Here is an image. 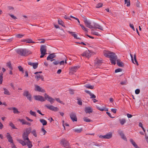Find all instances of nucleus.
<instances>
[{"instance_id":"nucleus-17","label":"nucleus","mask_w":148,"mask_h":148,"mask_svg":"<svg viewBox=\"0 0 148 148\" xmlns=\"http://www.w3.org/2000/svg\"><path fill=\"white\" fill-rule=\"evenodd\" d=\"M28 64L31 66H32L34 69H36L37 68L38 65V63H32L31 62H28Z\"/></svg>"},{"instance_id":"nucleus-50","label":"nucleus","mask_w":148,"mask_h":148,"mask_svg":"<svg viewBox=\"0 0 148 148\" xmlns=\"http://www.w3.org/2000/svg\"><path fill=\"white\" fill-rule=\"evenodd\" d=\"M41 131L44 133L43 135H45L47 132L44 129V127H42L41 129Z\"/></svg>"},{"instance_id":"nucleus-1","label":"nucleus","mask_w":148,"mask_h":148,"mask_svg":"<svg viewBox=\"0 0 148 148\" xmlns=\"http://www.w3.org/2000/svg\"><path fill=\"white\" fill-rule=\"evenodd\" d=\"M104 55L106 57L110 58V60L112 64L115 65L116 63H116L117 65L120 67H123L124 64L121 62L120 59L117 60V57L115 53L113 52L106 50L103 51Z\"/></svg>"},{"instance_id":"nucleus-28","label":"nucleus","mask_w":148,"mask_h":148,"mask_svg":"<svg viewBox=\"0 0 148 148\" xmlns=\"http://www.w3.org/2000/svg\"><path fill=\"white\" fill-rule=\"evenodd\" d=\"M40 121L42 124L43 125H45L47 124V121L44 119H40Z\"/></svg>"},{"instance_id":"nucleus-22","label":"nucleus","mask_w":148,"mask_h":148,"mask_svg":"<svg viewBox=\"0 0 148 148\" xmlns=\"http://www.w3.org/2000/svg\"><path fill=\"white\" fill-rule=\"evenodd\" d=\"M23 95L24 96H25L27 99L29 101L32 100V96L30 93H23Z\"/></svg>"},{"instance_id":"nucleus-45","label":"nucleus","mask_w":148,"mask_h":148,"mask_svg":"<svg viewBox=\"0 0 148 148\" xmlns=\"http://www.w3.org/2000/svg\"><path fill=\"white\" fill-rule=\"evenodd\" d=\"M18 68L20 71H22L23 72V68L21 67V66H18Z\"/></svg>"},{"instance_id":"nucleus-64","label":"nucleus","mask_w":148,"mask_h":148,"mask_svg":"<svg viewBox=\"0 0 148 148\" xmlns=\"http://www.w3.org/2000/svg\"><path fill=\"white\" fill-rule=\"evenodd\" d=\"M140 90L139 89H137L135 90V92H140Z\"/></svg>"},{"instance_id":"nucleus-42","label":"nucleus","mask_w":148,"mask_h":148,"mask_svg":"<svg viewBox=\"0 0 148 148\" xmlns=\"http://www.w3.org/2000/svg\"><path fill=\"white\" fill-rule=\"evenodd\" d=\"M30 114L32 116H36V112H34L32 111V110H30Z\"/></svg>"},{"instance_id":"nucleus-33","label":"nucleus","mask_w":148,"mask_h":148,"mask_svg":"<svg viewBox=\"0 0 148 148\" xmlns=\"http://www.w3.org/2000/svg\"><path fill=\"white\" fill-rule=\"evenodd\" d=\"M85 87H86L87 88L91 89H93L94 87L93 86H92L91 85H90V84H86L85 85Z\"/></svg>"},{"instance_id":"nucleus-40","label":"nucleus","mask_w":148,"mask_h":148,"mask_svg":"<svg viewBox=\"0 0 148 148\" xmlns=\"http://www.w3.org/2000/svg\"><path fill=\"white\" fill-rule=\"evenodd\" d=\"M125 3L127 4V6L128 7L130 5V3L129 0H125Z\"/></svg>"},{"instance_id":"nucleus-4","label":"nucleus","mask_w":148,"mask_h":148,"mask_svg":"<svg viewBox=\"0 0 148 148\" xmlns=\"http://www.w3.org/2000/svg\"><path fill=\"white\" fill-rule=\"evenodd\" d=\"M16 52L21 56H27L30 54L29 51L25 49H19L16 50Z\"/></svg>"},{"instance_id":"nucleus-13","label":"nucleus","mask_w":148,"mask_h":148,"mask_svg":"<svg viewBox=\"0 0 148 148\" xmlns=\"http://www.w3.org/2000/svg\"><path fill=\"white\" fill-rule=\"evenodd\" d=\"M118 132L122 139L126 141H127V138L122 131L121 130H118Z\"/></svg>"},{"instance_id":"nucleus-2","label":"nucleus","mask_w":148,"mask_h":148,"mask_svg":"<svg viewBox=\"0 0 148 148\" xmlns=\"http://www.w3.org/2000/svg\"><path fill=\"white\" fill-rule=\"evenodd\" d=\"M34 98L35 100L41 102L45 101L47 100L51 104H52L55 101V99L46 94H45L44 95V97L40 95H36L34 96Z\"/></svg>"},{"instance_id":"nucleus-53","label":"nucleus","mask_w":148,"mask_h":148,"mask_svg":"<svg viewBox=\"0 0 148 148\" xmlns=\"http://www.w3.org/2000/svg\"><path fill=\"white\" fill-rule=\"evenodd\" d=\"M106 114H107V115H108L110 117H111V118H114V117H112V116H111V114H110V113H109V112H106Z\"/></svg>"},{"instance_id":"nucleus-48","label":"nucleus","mask_w":148,"mask_h":148,"mask_svg":"<svg viewBox=\"0 0 148 148\" xmlns=\"http://www.w3.org/2000/svg\"><path fill=\"white\" fill-rule=\"evenodd\" d=\"M90 94L91 98H96V96L94 94H91V93H88Z\"/></svg>"},{"instance_id":"nucleus-3","label":"nucleus","mask_w":148,"mask_h":148,"mask_svg":"<svg viewBox=\"0 0 148 148\" xmlns=\"http://www.w3.org/2000/svg\"><path fill=\"white\" fill-rule=\"evenodd\" d=\"M31 130L32 129L31 127L25 129L22 134V138L23 141L26 142V141L29 140L28 138V136L31 133Z\"/></svg>"},{"instance_id":"nucleus-32","label":"nucleus","mask_w":148,"mask_h":148,"mask_svg":"<svg viewBox=\"0 0 148 148\" xmlns=\"http://www.w3.org/2000/svg\"><path fill=\"white\" fill-rule=\"evenodd\" d=\"M9 125L11 127L12 129H17V128H16L12 122H10L9 123Z\"/></svg>"},{"instance_id":"nucleus-56","label":"nucleus","mask_w":148,"mask_h":148,"mask_svg":"<svg viewBox=\"0 0 148 148\" xmlns=\"http://www.w3.org/2000/svg\"><path fill=\"white\" fill-rule=\"evenodd\" d=\"M127 117L128 118H131V117H132V115H131V114H130L128 113L127 114Z\"/></svg>"},{"instance_id":"nucleus-37","label":"nucleus","mask_w":148,"mask_h":148,"mask_svg":"<svg viewBox=\"0 0 148 148\" xmlns=\"http://www.w3.org/2000/svg\"><path fill=\"white\" fill-rule=\"evenodd\" d=\"M55 100L58 102H59V103L62 104L63 105L64 104V103L62 101H61L60 99L58 98H55Z\"/></svg>"},{"instance_id":"nucleus-15","label":"nucleus","mask_w":148,"mask_h":148,"mask_svg":"<svg viewBox=\"0 0 148 148\" xmlns=\"http://www.w3.org/2000/svg\"><path fill=\"white\" fill-rule=\"evenodd\" d=\"M86 26L90 29L93 28V27L91 25V23L87 20H86L84 22Z\"/></svg>"},{"instance_id":"nucleus-34","label":"nucleus","mask_w":148,"mask_h":148,"mask_svg":"<svg viewBox=\"0 0 148 148\" xmlns=\"http://www.w3.org/2000/svg\"><path fill=\"white\" fill-rule=\"evenodd\" d=\"M7 66L8 67V68L11 70L13 69V68L12 66L11 63L10 62H9L7 63Z\"/></svg>"},{"instance_id":"nucleus-60","label":"nucleus","mask_w":148,"mask_h":148,"mask_svg":"<svg viewBox=\"0 0 148 148\" xmlns=\"http://www.w3.org/2000/svg\"><path fill=\"white\" fill-rule=\"evenodd\" d=\"M61 72H62L61 70L60 69H59L58 70V71H57V73L58 74H60L61 73Z\"/></svg>"},{"instance_id":"nucleus-20","label":"nucleus","mask_w":148,"mask_h":148,"mask_svg":"<svg viewBox=\"0 0 148 148\" xmlns=\"http://www.w3.org/2000/svg\"><path fill=\"white\" fill-rule=\"evenodd\" d=\"M130 55L131 57V58L132 59V60L133 63L134 64H135V63H136V64L138 66V61H137V60H136V54H134V61L135 62V63H134V60L133 59V56H132V55L131 54H130Z\"/></svg>"},{"instance_id":"nucleus-38","label":"nucleus","mask_w":148,"mask_h":148,"mask_svg":"<svg viewBox=\"0 0 148 148\" xmlns=\"http://www.w3.org/2000/svg\"><path fill=\"white\" fill-rule=\"evenodd\" d=\"M83 120L86 122H89L91 121L90 119H89L87 117H84L83 118Z\"/></svg>"},{"instance_id":"nucleus-54","label":"nucleus","mask_w":148,"mask_h":148,"mask_svg":"<svg viewBox=\"0 0 148 148\" xmlns=\"http://www.w3.org/2000/svg\"><path fill=\"white\" fill-rule=\"evenodd\" d=\"M130 26L133 30H135L133 24H130Z\"/></svg>"},{"instance_id":"nucleus-5","label":"nucleus","mask_w":148,"mask_h":148,"mask_svg":"<svg viewBox=\"0 0 148 148\" xmlns=\"http://www.w3.org/2000/svg\"><path fill=\"white\" fill-rule=\"evenodd\" d=\"M17 141L23 146H25L27 145L28 148H31L32 147V145L31 142L29 140L26 141V142L23 141L21 139H18L17 140Z\"/></svg>"},{"instance_id":"nucleus-7","label":"nucleus","mask_w":148,"mask_h":148,"mask_svg":"<svg viewBox=\"0 0 148 148\" xmlns=\"http://www.w3.org/2000/svg\"><path fill=\"white\" fill-rule=\"evenodd\" d=\"M60 144L65 148H70L71 147L69 143L65 138L62 139L60 141Z\"/></svg>"},{"instance_id":"nucleus-59","label":"nucleus","mask_w":148,"mask_h":148,"mask_svg":"<svg viewBox=\"0 0 148 148\" xmlns=\"http://www.w3.org/2000/svg\"><path fill=\"white\" fill-rule=\"evenodd\" d=\"M97 108L99 110L101 111H103V108H101L98 107L97 106Z\"/></svg>"},{"instance_id":"nucleus-9","label":"nucleus","mask_w":148,"mask_h":148,"mask_svg":"<svg viewBox=\"0 0 148 148\" xmlns=\"http://www.w3.org/2000/svg\"><path fill=\"white\" fill-rule=\"evenodd\" d=\"M45 106L48 109L54 111H58L59 110V109L58 108L55 107L52 105H45Z\"/></svg>"},{"instance_id":"nucleus-25","label":"nucleus","mask_w":148,"mask_h":148,"mask_svg":"<svg viewBox=\"0 0 148 148\" xmlns=\"http://www.w3.org/2000/svg\"><path fill=\"white\" fill-rule=\"evenodd\" d=\"M35 78L36 79L37 81L39 80V79H40L42 80H43L44 78L43 76L42 75H40L39 74H38L35 76Z\"/></svg>"},{"instance_id":"nucleus-30","label":"nucleus","mask_w":148,"mask_h":148,"mask_svg":"<svg viewBox=\"0 0 148 148\" xmlns=\"http://www.w3.org/2000/svg\"><path fill=\"white\" fill-rule=\"evenodd\" d=\"M120 123L121 125H124L126 123V120L125 119H122L119 120Z\"/></svg>"},{"instance_id":"nucleus-16","label":"nucleus","mask_w":148,"mask_h":148,"mask_svg":"<svg viewBox=\"0 0 148 148\" xmlns=\"http://www.w3.org/2000/svg\"><path fill=\"white\" fill-rule=\"evenodd\" d=\"M8 109L10 110H13L14 114H19L20 113L15 107L9 108H8Z\"/></svg>"},{"instance_id":"nucleus-43","label":"nucleus","mask_w":148,"mask_h":148,"mask_svg":"<svg viewBox=\"0 0 148 148\" xmlns=\"http://www.w3.org/2000/svg\"><path fill=\"white\" fill-rule=\"evenodd\" d=\"M102 5L103 4L102 3H100L97 5L96 7L97 8H99L102 7Z\"/></svg>"},{"instance_id":"nucleus-21","label":"nucleus","mask_w":148,"mask_h":148,"mask_svg":"<svg viewBox=\"0 0 148 148\" xmlns=\"http://www.w3.org/2000/svg\"><path fill=\"white\" fill-rule=\"evenodd\" d=\"M56 56L54 53L50 54L47 57V60H49L50 59L52 60L55 58Z\"/></svg>"},{"instance_id":"nucleus-27","label":"nucleus","mask_w":148,"mask_h":148,"mask_svg":"<svg viewBox=\"0 0 148 148\" xmlns=\"http://www.w3.org/2000/svg\"><path fill=\"white\" fill-rule=\"evenodd\" d=\"M68 32L71 34L75 38L77 39H79V38H77V35L75 34V32H72L70 31H68Z\"/></svg>"},{"instance_id":"nucleus-44","label":"nucleus","mask_w":148,"mask_h":148,"mask_svg":"<svg viewBox=\"0 0 148 148\" xmlns=\"http://www.w3.org/2000/svg\"><path fill=\"white\" fill-rule=\"evenodd\" d=\"M19 121L22 123L23 125L25 124L26 121L24 119H19Z\"/></svg>"},{"instance_id":"nucleus-58","label":"nucleus","mask_w":148,"mask_h":148,"mask_svg":"<svg viewBox=\"0 0 148 148\" xmlns=\"http://www.w3.org/2000/svg\"><path fill=\"white\" fill-rule=\"evenodd\" d=\"M25 77H28V72L27 71H25V75L24 76Z\"/></svg>"},{"instance_id":"nucleus-26","label":"nucleus","mask_w":148,"mask_h":148,"mask_svg":"<svg viewBox=\"0 0 148 148\" xmlns=\"http://www.w3.org/2000/svg\"><path fill=\"white\" fill-rule=\"evenodd\" d=\"M130 141L132 145L135 147V148H140L136 145L135 142L132 139H130Z\"/></svg>"},{"instance_id":"nucleus-8","label":"nucleus","mask_w":148,"mask_h":148,"mask_svg":"<svg viewBox=\"0 0 148 148\" xmlns=\"http://www.w3.org/2000/svg\"><path fill=\"white\" fill-rule=\"evenodd\" d=\"M78 66H76L70 68L69 73L72 74H74L79 68Z\"/></svg>"},{"instance_id":"nucleus-14","label":"nucleus","mask_w":148,"mask_h":148,"mask_svg":"<svg viewBox=\"0 0 148 148\" xmlns=\"http://www.w3.org/2000/svg\"><path fill=\"white\" fill-rule=\"evenodd\" d=\"M93 28L94 29H98L101 30H103V27L101 26L98 24L95 23L94 24V26H93Z\"/></svg>"},{"instance_id":"nucleus-10","label":"nucleus","mask_w":148,"mask_h":148,"mask_svg":"<svg viewBox=\"0 0 148 148\" xmlns=\"http://www.w3.org/2000/svg\"><path fill=\"white\" fill-rule=\"evenodd\" d=\"M112 136V134L111 133L107 134L106 135L103 136L100 135L99 136V137L101 138L104 139H109L111 138Z\"/></svg>"},{"instance_id":"nucleus-6","label":"nucleus","mask_w":148,"mask_h":148,"mask_svg":"<svg viewBox=\"0 0 148 148\" xmlns=\"http://www.w3.org/2000/svg\"><path fill=\"white\" fill-rule=\"evenodd\" d=\"M47 47L45 45H42L40 47V51L41 56H40V58H43L45 55L47 54Z\"/></svg>"},{"instance_id":"nucleus-24","label":"nucleus","mask_w":148,"mask_h":148,"mask_svg":"<svg viewBox=\"0 0 148 148\" xmlns=\"http://www.w3.org/2000/svg\"><path fill=\"white\" fill-rule=\"evenodd\" d=\"M102 63L103 62L102 60L97 59L96 62L95 63V65L96 66H99L101 65Z\"/></svg>"},{"instance_id":"nucleus-51","label":"nucleus","mask_w":148,"mask_h":148,"mask_svg":"<svg viewBox=\"0 0 148 148\" xmlns=\"http://www.w3.org/2000/svg\"><path fill=\"white\" fill-rule=\"evenodd\" d=\"M140 2L138 1H137L136 3V5L137 7H140Z\"/></svg>"},{"instance_id":"nucleus-19","label":"nucleus","mask_w":148,"mask_h":148,"mask_svg":"<svg viewBox=\"0 0 148 148\" xmlns=\"http://www.w3.org/2000/svg\"><path fill=\"white\" fill-rule=\"evenodd\" d=\"M35 88L36 90L38 92H45V90L42 89L38 86H35Z\"/></svg>"},{"instance_id":"nucleus-55","label":"nucleus","mask_w":148,"mask_h":148,"mask_svg":"<svg viewBox=\"0 0 148 148\" xmlns=\"http://www.w3.org/2000/svg\"><path fill=\"white\" fill-rule=\"evenodd\" d=\"M26 119L29 121H30L31 122H32L33 121V120L32 119H29V118H28V117H26Z\"/></svg>"},{"instance_id":"nucleus-62","label":"nucleus","mask_w":148,"mask_h":148,"mask_svg":"<svg viewBox=\"0 0 148 148\" xmlns=\"http://www.w3.org/2000/svg\"><path fill=\"white\" fill-rule=\"evenodd\" d=\"M82 29L84 30V31L86 32H88V29L87 28H86L85 27H84Z\"/></svg>"},{"instance_id":"nucleus-61","label":"nucleus","mask_w":148,"mask_h":148,"mask_svg":"<svg viewBox=\"0 0 148 148\" xmlns=\"http://www.w3.org/2000/svg\"><path fill=\"white\" fill-rule=\"evenodd\" d=\"M59 63L60 64V65H64V61L63 60L60 62Z\"/></svg>"},{"instance_id":"nucleus-12","label":"nucleus","mask_w":148,"mask_h":148,"mask_svg":"<svg viewBox=\"0 0 148 148\" xmlns=\"http://www.w3.org/2000/svg\"><path fill=\"white\" fill-rule=\"evenodd\" d=\"M70 117L73 121H76L77 120V118L75 113H71L70 114Z\"/></svg>"},{"instance_id":"nucleus-49","label":"nucleus","mask_w":148,"mask_h":148,"mask_svg":"<svg viewBox=\"0 0 148 148\" xmlns=\"http://www.w3.org/2000/svg\"><path fill=\"white\" fill-rule=\"evenodd\" d=\"M9 15L13 19H17V18L16 16H14V15L9 14Z\"/></svg>"},{"instance_id":"nucleus-35","label":"nucleus","mask_w":148,"mask_h":148,"mask_svg":"<svg viewBox=\"0 0 148 148\" xmlns=\"http://www.w3.org/2000/svg\"><path fill=\"white\" fill-rule=\"evenodd\" d=\"M82 128H80L79 129H73V131L75 132H76L78 133H80L82 131Z\"/></svg>"},{"instance_id":"nucleus-63","label":"nucleus","mask_w":148,"mask_h":148,"mask_svg":"<svg viewBox=\"0 0 148 148\" xmlns=\"http://www.w3.org/2000/svg\"><path fill=\"white\" fill-rule=\"evenodd\" d=\"M126 82L125 81L122 82H121V84L122 85L125 84Z\"/></svg>"},{"instance_id":"nucleus-29","label":"nucleus","mask_w":148,"mask_h":148,"mask_svg":"<svg viewBox=\"0 0 148 148\" xmlns=\"http://www.w3.org/2000/svg\"><path fill=\"white\" fill-rule=\"evenodd\" d=\"M50 61L52 62L53 61V64L55 65H57L59 64L60 62L59 61H56L55 59H53L51 60Z\"/></svg>"},{"instance_id":"nucleus-57","label":"nucleus","mask_w":148,"mask_h":148,"mask_svg":"<svg viewBox=\"0 0 148 148\" xmlns=\"http://www.w3.org/2000/svg\"><path fill=\"white\" fill-rule=\"evenodd\" d=\"M93 34L97 35V36H99V34L98 33V32H93Z\"/></svg>"},{"instance_id":"nucleus-36","label":"nucleus","mask_w":148,"mask_h":148,"mask_svg":"<svg viewBox=\"0 0 148 148\" xmlns=\"http://www.w3.org/2000/svg\"><path fill=\"white\" fill-rule=\"evenodd\" d=\"M58 22L59 24L61 25L64 27H65V26L64 25V22L61 19H59L58 21Z\"/></svg>"},{"instance_id":"nucleus-52","label":"nucleus","mask_w":148,"mask_h":148,"mask_svg":"<svg viewBox=\"0 0 148 148\" xmlns=\"http://www.w3.org/2000/svg\"><path fill=\"white\" fill-rule=\"evenodd\" d=\"M111 111L114 113H116V109L112 108L111 110Z\"/></svg>"},{"instance_id":"nucleus-41","label":"nucleus","mask_w":148,"mask_h":148,"mask_svg":"<svg viewBox=\"0 0 148 148\" xmlns=\"http://www.w3.org/2000/svg\"><path fill=\"white\" fill-rule=\"evenodd\" d=\"M77 99L78 100V101H77L78 104L79 105H82V102L81 101V99L80 98H77Z\"/></svg>"},{"instance_id":"nucleus-11","label":"nucleus","mask_w":148,"mask_h":148,"mask_svg":"<svg viewBox=\"0 0 148 148\" xmlns=\"http://www.w3.org/2000/svg\"><path fill=\"white\" fill-rule=\"evenodd\" d=\"M82 56L88 58L91 56V54L89 50H87L83 53L82 54Z\"/></svg>"},{"instance_id":"nucleus-47","label":"nucleus","mask_w":148,"mask_h":148,"mask_svg":"<svg viewBox=\"0 0 148 148\" xmlns=\"http://www.w3.org/2000/svg\"><path fill=\"white\" fill-rule=\"evenodd\" d=\"M24 35H23L20 34H17L16 35V37L17 38H22Z\"/></svg>"},{"instance_id":"nucleus-39","label":"nucleus","mask_w":148,"mask_h":148,"mask_svg":"<svg viewBox=\"0 0 148 148\" xmlns=\"http://www.w3.org/2000/svg\"><path fill=\"white\" fill-rule=\"evenodd\" d=\"M3 74L2 73H0V84H2L3 80Z\"/></svg>"},{"instance_id":"nucleus-46","label":"nucleus","mask_w":148,"mask_h":148,"mask_svg":"<svg viewBox=\"0 0 148 148\" xmlns=\"http://www.w3.org/2000/svg\"><path fill=\"white\" fill-rule=\"evenodd\" d=\"M122 71V69L120 68H118L115 70V73L121 72Z\"/></svg>"},{"instance_id":"nucleus-18","label":"nucleus","mask_w":148,"mask_h":148,"mask_svg":"<svg viewBox=\"0 0 148 148\" xmlns=\"http://www.w3.org/2000/svg\"><path fill=\"white\" fill-rule=\"evenodd\" d=\"M85 111L86 114H90L92 112V110L90 107H86L85 108Z\"/></svg>"},{"instance_id":"nucleus-31","label":"nucleus","mask_w":148,"mask_h":148,"mask_svg":"<svg viewBox=\"0 0 148 148\" xmlns=\"http://www.w3.org/2000/svg\"><path fill=\"white\" fill-rule=\"evenodd\" d=\"M32 134L35 137H36L37 136V134L36 132V130L35 129L33 130L32 131H31Z\"/></svg>"},{"instance_id":"nucleus-23","label":"nucleus","mask_w":148,"mask_h":148,"mask_svg":"<svg viewBox=\"0 0 148 148\" xmlns=\"http://www.w3.org/2000/svg\"><path fill=\"white\" fill-rule=\"evenodd\" d=\"M6 137L7 138L9 142L10 143H13V140L12 139V138L9 133H7Z\"/></svg>"}]
</instances>
